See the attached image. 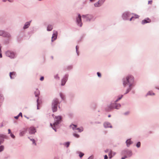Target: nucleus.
Wrapping results in <instances>:
<instances>
[{
	"mask_svg": "<svg viewBox=\"0 0 159 159\" xmlns=\"http://www.w3.org/2000/svg\"><path fill=\"white\" fill-rule=\"evenodd\" d=\"M123 84L124 87H128L126 89L124 94L128 93L135 86L136 82L134 77L131 75H128L122 80Z\"/></svg>",
	"mask_w": 159,
	"mask_h": 159,
	"instance_id": "obj_1",
	"label": "nucleus"
},
{
	"mask_svg": "<svg viewBox=\"0 0 159 159\" xmlns=\"http://www.w3.org/2000/svg\"><path fill=\"white\" fill-rule=\"evenodd\" d=\"M123 95H121L117 97V99L114 102H111L110 104L108 106L109 108L110 109H118L120 108L121 105L119 103H117L116 102L121 99L123 97Z\"/></svg>",
	"mask_w": 159,
	"mask_h": 159,
	"instance_id": "obj_2",
	"label": "nucleus"
},
{
	"mask_svg": "<svg viewBox=\"0 0 159 159\" xmlns=\"http://www.w3.org/2000/svg\"><path fill=\"white\" fill-rule=\"evenodd\" d=\"M82 17L85 21L89 22L91 21H94L95 18L91 14L83 15Z\"/></svg>",
	"mask_w": 159,
	"mask_h": 159,
	"instance_id": "obj_3",
	"label": "nucleus"
},
{
	"mask_svg": "<svg viewBox=\"0 0 159 159\" xmlns=\"http://www.w3.org/2000/svg\"><path fill=\"white\" fill-rule=\"evenodd\" d=\"M61 117L60 116H57L55 117V122L52 125V124H50V125L53 128V129L55 130V131H56V129H55V126L59 124L60 123L61 121Z\"/></svg>",
	"mask_w": 159,
	"mask_h": 159,
	"instance_id": "obj_4",
	"label": "nucleus"
},
{
	"mask_svg": "<svg viewBox=\"0 0 159 159\" xmlns=\"http://www.w3.org/2000/svg\"><path fill=\"white\" fill-rule=\"evenodd\" d=\"M76 23L77 25L79 27H81L82 26L83 23L82 22L81 16L80 14H78V16L76 17Z\"/></svg>",
	"mask_w": 159,
	"mask_h": 159,
	"instance_id": "obj_5",
	"label": "nucleus"
},
{
	"mask_svg": "<svg viewBox=\"0 0 159 159\" xmlns=\"http://www.w3.org/2000/svg\"><path fill=\"white\" fill-rule=\"evenodd\" d=\"M52 106L53 109H58L60 108L58 104V100L56 99L54 100L52 104Z\"/></svg>",
	"mask_w": 159,
	"mask_h": 159,
	"instance_id": "obj_6",
	"label": "nucleus"
},
{
	"mask_svg": "<svg viewBox=\"0 0 159 159\" xmlns=\"http://www.w3.org/2000/svg\"><path fill=\"white\" fill-rule=\"evenodd\" d=\"M131 14V13L128 11L124 12L122 15V18L124 20H128Z\"/></svg>",
	"mask_w": 159,
	"mask_h": 159,
	"instance_id": "obj_7",
	"label": "nucleus"
},
{
	"mask_svg": "<svg viewBox=\"0 0 159 159\" xmlns=\"http://www.w3.org/2000/svg\"><path fill=\"white\" fill-rule=\"evenodd\" d=\"M6 55L7 56L11 58H13L15 56V53L9 50L6 52Z\"/></svg>",
	"mask_w": 159,
	"mask_h": 159,
	"instance_id": "obj_8",
	"label": "nucleus"
},
{
	"mask_svg": "<svg viewBox=\"0 0 159 159\" xmlns=\"http://www.w3.org/2000/svg\"><path fill=\"white\" fill-rule=\"evenodd\" d=\"M70 128H72L73 130H77L79 132L83 130V129L82 127L77 128V125H70Z\"/></svg>",
	"mask_w": 159,
	"mask_h": 159,
	"instance_id": "obj_9",
	"label": "nucleus"
},
{
	"mask_svg": "<svg viewBox=\"0 0 159 159\" xmlns=\"http://www.w3.org/2000/svg\"><path fill=\"white\" fill-rule=\"evenodd\" d=\"M36 132L35 129L33 127H31L30 128L29 132L30 134H33Z\"/></svg>",
	"mask_w": 159,
	"mask_h": 159,
	"instance_id": "obj_10",
	"label": "nucleus"
},
{
	"mask_svg": "<svg viewBox=\"0 0 159 159\" xmlns=\"http://www.w3.org/2000/svg\"><path fill=\"white\" fill-rule=\"evenodd\" d=\"M27 129L26 128L23 129L20 131V135L21 136H23L27 131Z\"/></svg>",
	"mask_w": 159,
	"mask_h": 159,
	"instance_id": "obj_11",
	"label": "nucleus"
},
{
	"mask_svg": "<svg viewBox=\"0 0 159 159\" xmlns=\"http://www.w3.org/2000/svg\"><path fill=\"white\" fill-rule=\"evenodd\" d=\"M150 20L148 18H147L146 19L143 20L142 21V24L143 25L146 23H149L150 22Z\"/></svg>",
	"mask_w": 159,
	"mask_h": 159,
	"instance_id": "obj_12",
	"label": "nucleus"
},
{
	"mask_svg": "<svg viewBox=\"0 0 159 159\" xmlns=\"http://www.w3.org/2000/svg\"><path fill=\"white\" fill-rule=\"evenodd\" d=\"M57 32H55L53 34H52V41H53L54 40H55L57 38Z\"/></svg>",
	"mask_w": 159,
	"mask_h": 159,
	"instance_id": "obj_13",
	"label": "nucleus"
},
{
	"mask_svg": "<svg viewBox=\"0 0 159 159\" xmlns=\"http://www.w3.org/2000/svg\"><path fill=\"white\" fill-rule=\"evenodd\" d=\"M10 76L11 79H14L16 76V73L14 72H10Z\"/></svg>",
	"mask_w": 159,
	"mask_h": 159,
	"instance_id": "obj_14",
	"label": "nucleus"
},
{
	"mask_svg": "<svg viewBox=\"0 0 159 159\" xmlns=\"http://www.w3.org/2000/svg\"><path fill=\"white\" fill-rule=\"evenodd\" d=\"M94 6L95 7H99L102 5L100 2L98 1L97 2L95 3L94 4Z\"/></svg>",
	"mask_w": 159,
	"mask_h": 159,
	"instance_id": "obj_15",
	"label": "nucleus"
},
{
	"mask_svg": "<svg viewBox=\"0 0 159 159\" xmlns=\"http://www.w3.org/2000/svg\"><path fill=\"white\" fill-rule=\"evenodd\" d=\"M116 154V153L113 152L111 150L110 151L109 155V158H111L112 157L114 156Z\"/></svg>",
	"mask_w": 159,
	"mask_h": 159,
	"instance_id": "obj_16",
	"label": "nucleus"
},
{
	"mask_svg": "<svg viewBox=\"0 0 159 159\" xmlns=\"http://www.w3.org/2000/svg\"><path fill=\"white\" fill-rule=\"evenodd\" d=\"M67 76H65L62 80V81H61V85H64L65 84L66 81L67 80Z\"/></svg>",
	"mask_w": 159,
	"mask_h": 159,
	"instance_id": "obj_17",
	"label": "nucleus"
},
{
	"mask_svg": "<svg viewBox=\"0 0 159 159\" xmlns=\"http://www.w3.org/2000/svg\"><path fill=\"white\" fill-rule=\"evenodd\" d=\"M155 95V93H154L152 91H148L147 94H146V96L150 95V96H153Z\"/></svg>",
	"mask_w": 159,
	"mask_h": 159,
	"instance_id": "obj_18",
	"label": "nucleus"
},
{
	"mask_svg": "<svg viewBox=\"0 0 159 159\" xmlns=\"http://www.w3.org/2000/svg\"><path fill=\"white\" fill-rule=\"evenodd\" d=\"M30 22L31 21H30V22H27L25 23L23 27L24 29H26L29 27L30 24Z\"/></svg>",
	"mask_w": 159,
	"mask_h": 159,
	"instance_id": "obj_19",
	"label": "nucleus"
},
{
	"mask_svg": "<svg viewBox=\"0 0 159 159\" xmlns=\"http://www.w3.org/2000/svg\"><path fill=\"white\" fill-rule=\"evenodd\" d=\"M104 125L105 127H111V126L109 123L106 122L104 124Z\"/></svg>",
	"mask_w": 159,
	"mask_h": 159,
	"instance_id": "obj_20",
	"label": "nucleus"
},
{
	"mask_svg": "<svg viewBox=\"0 0 159 159\" xmlns=\"http://www.w3.org/2000/svg\"><path fill=\"white\" fill-rule=\"evenodd\" d=\"M40 93L38 89H36V91L34 92V94L36 97H38Z\"/></svg>",
	"mask_w": 159,
	"mask_h": 159,
	"instance_id": "obj_21",
	"label": "nucleus"
},
{
	"mask_svg": "<svg viewBox=\"0 0 159 159\" xmlns=\"http://www.w3.org/2000/svg\"><path fill=\"white\" fill-rule=\"evenodd\" d=\"M4 136L3 135H0V144L4 141Z\"/></svg>",
	"mask_w": 159,
	"mask_h": 159,
	"instance_id": "obj_22",
	"label": "nucleus"
},
{
	"mask_svg": "<svg viewBox=\"0 0 159 159\" xmlns=\"http://www.w3.org/2000/svg\"><path fill=\"white\" fill-rule=\"evenodd\" d=\"M126 143L127 146H129L130 144L132 143V141L130 140V139H128L126 141Z\"/></svg>",
	"mask_w": 159,
	"mask_h": 159,
	"instance_id": "obj_23",
	"label": "nucleus"
},
{
	"mask_svg": "<svg viewBox=\"0 0 159 159\" xmlns=\"http://www.w3.org/2000/svg\"><path fill=\"white\" fill-rule=\"evenodd\" d=\"M4 99L2 96L0 94V104L2 103L3 102Z\"/></svg>",
	"mask_w": 159,
	"mask_h": 159,
	"instance_id": "obj_24",
	"label": "nucleus"
},
{
	"mask_svg": "<svg viewBox=\"0 0 159 159\" xmlns=\"http://www.w3.org/2000/svg\"><path fill=\"white\" fill-rule=\"evenodd\" d=\"M52 29V26L51 25H49L47 27V30L48 31H51Z\"/></svg>",
	"mask_w": 159,
	"mask_h": 159,
	"instance_id": "obj_25",
	"label": "nucleus"
},
{
	"mask_svg": "<svg viewBox=\"0 0 159 159\" xmlns=\"http://www.w3.org/2000/svg\"><path fill=\"white\" fill-rule=\"evenodd\" d=\"M78 46H76V53H77V55L78 56H79V52L78 51Z\"/></svg>",
	"mask_w": 159,
	"mask_h": 159,
	"instance_id": "obj_26",
	"label": "nucleus"
},
{
	"mask_svg": "<svg viewBox=\"0 0 159 159\" xmlns=\"http://www.w3.org/2000/svg\"><path fill=\"white\" fill-rule=\"evenodd\" d=\"M4 32L3 31H0V35H2L3 36H6L4 35Z\"/></svg>",
	"mask_w": 159,
	"mask_h": 159,
	"instance_id": "obj_27",
	"label": "nucleus"
},
{
	"mask_svg": "<svg viewBox=\"0 0 159 159\" xmlns=\"http://www.w3.org/2000/svg\"><path fill=\"white\" fill-rule=\"evenodd\" d=\"M98 1L102 5L105 2V0H99Z\"/></svg>",
	"mask_w": 159,
	"mask_h": 159,
	"instance_id": "obj_28",
	"label": "nucleus"
},
{
	"mask_svg": "<svg viewBox=\"0 0 159 159\" xmlns=\"http://www.w3.org/2000/svg\"><path fill=\"white\" fill-rule=\"evenodd\" d=\"M84 155V154L82 152H80L79 153V156L81 158Z\"/></svg>",
	"mask_w": 159,
	"mask_h": 159,
	"instance_id": "obj_29",
	"label": "nucleus"
},
{
	"mask_svg": "<svg viewBox=\"0 0 159 159\" xmlns=\"http://www.w3.org/2000/svg\"><path fill=\"white\" fill-rule=\"evenodd\" d=\"M127 154L128 156H130L132 155V152L130 151H128L127 153Z\"/></svg>",
	"mask_w": 159,
	"mask_h": 159,
	"instance_id": "obj_30",
	"label": "nucleus"
},
{
	"mask_svg": "<svg viewBox=\"0 0 159 159\" xmlns=\"http://www.w3.org/2000/svg\"><path fill=\"white\" fill-rule=\"evenodd\" d=\"M60 95L62 99H65V96L63 94H62V93H60Z\"/></svg>",
	"mask_w": 159,
	"mask_h": 159,
	"instance_id": "obj_31",
	"label": "nucleus"
},
{
	"mask_svg": "<svg viewBox=\"0 0 159 159\" xmlns=\"http://www.w3.org/2000/svg\"><path fill=\"white\" fill-rule=\"evenodd\" d=\"M73 135L76 138H78L79 137V135L77 134H73Z\"/></svg>",
	"mask_w": 159,
	"mask_h": 159,
	"instance_id": "obj_32",
	"label": "nucleus"
},
{
	"mask_svg": "<svg viewBox=\"0 0 159 159\" xmlns=\"http://www.w3.org/2000/svg\"><path fill=\"white\" fill-rule=\"evenodd\" d=\"M97 74L98 77H101V74L99 72H98Z\"/></svg>",
	"mask_w": 159,
	"mask_h": 159,
	"instance_id": "obj_33",
	"label": "nucleus"
},
{
	"mask_svg": "<svg viewBox=\"0 0 159 159\" xmlns=\"http://www.w3.org/2000/svg\"><path fill=\"white\" fill-rule=\"evenodd\" d=\"M136 146L138 148L140 146V142H138L136 145Z\"/></svg>",
	"mask_w": 159,
	"mask_h": 159,
	"instance_id": "obj_34",
	"label": "nucleus"
},
{
	"mask_svg": "<svg viewBox=\"0 0 159 159\" xmlns=\"http://www.w3.org/2000/svg\"><path fill=\"white\" fill-rule=\"evenodd\" d=\"M69 142H66L65 144V145L67 147H68L69 146Z\"/></svg>",
	"mask_w": 159,
	"mask_h": 159,
	"instance_id": "obj_35",
	"label": "nucleus"
},
{
	"mask_svg": "<svg viewBox=\"0 0 159 159\" xmlns=\"http://www.w3.org/2000/svg\"><path fill=\"white\" fill-rule=\"evenodd\" d=\"M4 149V147L2 146H0V152L2 151Z\"/></svg>",
	"mask_w": 159,
	"mask_h": 159,
	"instance_id": "obj_36",
	"label": "nucleus"
},
{
	"mask_svg": "<svg viewBox=\"0 0 159 159\" xmlns=\"http://www.w3.org/2000/svg\"><path fill=\"white\" fill-rule=\"evenodd\" d=\"M10 135H11V137L12 138H13V139L15 138V136H14V135H13V134L12 133H11L10 134Z\"/></svg>",
	"mask_w": 159,
	"mask_h": 159,
	"instance_id": "obj_37",
	"label": "nucleus"
},
{
	"mask_svg": "<svg viewBox=\"0 0 159 159\" xmlns=\"http://www.w3.org/2000/svg\"><path fill=\"white\" fill-rule=\"evenodd\" d=\"M39 98H38L37 99V104H38V108L37 109H39V108H38V105L39 104Z\"/></svg>",
	"mask_w": 159,
	"mask_h": 159,
	"instance_id": "obj_38",
	"label": "nucleus"
},
{
	"mask_svg": "<svg viewBox=\"0 0 159 159\" xmlns=\"http://www.w3.org/2000/svg\"><path fill=\"white\" fill-rule=\"evenodd\" d=\"M30 140H31V141H32L33 142V143H35V145H36V143H35V141H34V139H30Z\"/></svg>",
	"mask_w": 159,
	"mask_h": 159,
	"instance_id": "obj_39",
	"label": "nucleus"
},
{
	"mask_svg": "<svg viewBox=\"0 0 159 159\" xmlns=\"http://www.w3.org/2000/svg\"><path fill=\"white\" fill-rule=\"evenodd\" d=\"M152 0L149 1H148V4H151L152 3Z\"/></svg>",
	"mask_w": 159,
	"mask_h": 159,
	"instance_id": "obj_40",
	"label": "nucleus"
},
{
	"mask_svg": "<svg viewBox=\"0 0 159 159\" xmlns=\"http://www.w3.org/2000/svg\"><path fill=\"white\" fill-rule=\"evenodd\" d=\"M44 80V77L42 76V77H41L40 78V80L41 81H43V80Z\"/></svg>",
	"mask_w": 159,
	"mask_h": 159,
	"instance_id": "obj_41",
	"label": "nucleus"
},
{
	"mask_svg": "<svg viewBox=\"0 0 159 159\" xmlns=\"http://www.w3.org/2000/svg\"><path fill=\"white\" fill-rule=\"evenodd\" d=\"M108 157L107 155H105L104 156V159H107Z\"/></svg>",
	"mask_w": 159,
	"mask_h": 159,
	"instance_id": "obj_42",
	"label": "nucleus"
},
{
	"mask_svg": "<svg viewBox=\"0 0 159 159\" xmlns=\"http://www.w3.org/2000/svg\"><path fill=\"white\" fill-rule=\"evenodd\" d=\"M135 18H138L139 16L137 15H135Z\"/></svg>",
	"mask_w": 159,
	"mask_h": 159,
	"instance_id": "obj_43",
	"label": "nucleus"
},
{
	"mask_svg": "<svg viewBox=\"0 0 159 159\" xmlns=\"http://www.w3.org/2000/svg\"><path fill=\"white\" fill-rule=\"evenodd\" d=\"M19 117V115H18L17 116H15V118L16 119H18Z\"/></svg>",
	"mask_w": 159,
	"mask_h": 159,
	"instance_id": "obj_44",
	"label": "nucleus"
},
{
	"mask_svg": "<svg viewBox=\"0 0 159 159\" xmlns=\"http://www.w3.org/2000/svg\"><path fill=\"white\" fill-rule=\"evenodd\" d=\"M8 133L9 134H11V130L10 129H8Z\"/></svg>",
	"mask_w": 159,
	"mask_h": 159,
	"instance_id": "obj_45",
	"label": "nucleus"
},
{
	"mask_svg": "<svg viewBox=\"0 0 159 159\" xmlns=\"http://www.w3.org/2000/svg\"><path fill=\"white\" fill-rule=\"evenodd\" d=\"M18 115H19V116H21V117H22V114L20 112L19 114Z\"/></svg>",
	"mask_w": 159,
	"mask_h": 159,
	"instance_id": "obj_46",
	"label": "nucleus"
},
{
	"mask_svg": "<svg viewBox=\"0 0 159 159\" xmlns=\"http://www.w3.org/2000/svg\"><path fill=\"white\" fill-rule=\"evenodd\" d=\"M134 17L133 16H132L131 18L129 20L131 21L132 20V18H133Z\"/></svg>",
	"mask_w": 159,
	"mask_h": 159,
	"instance_id": "obj_47",
	"label": "nucleus"
},
{
	"mask_svg": "<svg viewBox=\"0 0 159 159\" xmlns=\"http://www.w3.org/2000/svg\"><path fill=\"white\" fill-rule=\"evenodd\" d=\"M126 157H127L126 156H125L124 157H122L121 159H125Z\"/></svg>",
	"mask_w": 159,
	"mask_h": 159,
	"instance_id": "obj_48",
	"label": "nucleus"
},
{
	"mask_svg": "<svg viewBox=\"0 0 159 159\" xmlns=\"http://www.w3.org/2000/svg\"><path fill=\"white\" fill-rule=\"evenodd\" d=\"M8 1L10 2H12L13 1V0H8Z\"/></svg>",
	"mask_w": 159,
	"mask_h": 159,
	"instance_id": "obj_49",
	"label": "nucleus"
},
{
	"mask_svg": "<svg viewBox=\"0 0 159 159\" xmlns=\"http://www.w3.org/2000/svg\"><path fill=\"white\" fill-rule=\"evenodd\" d=\"M91 2H93L95 1V0H89Z\"/></svg>",
	"mask_w": 159,
	"mask_h": 159,
	"instance_id": "obj_50",
	"label": "nucleus"
},
{
	"mask_svg": "<svg viewBox=\"0 0 159 159\" xmlns=\"http://www.w3.org/2000/svg\"><path fill=\"white\" fill-rule=\"evenodd\" d=\"M111 116V115H109L108 116V117H110Z\"/></svg>",
	"mask_w": 159,
	"mask_h": 159,
	"instance_id": "obj_51",
	"label": "nucleus"
},
{
	"mask_svg": "<svg viewBox=\"0 0 159 159\" xmlns=\"http://www.w3.org/2000/svg\"><path fill=\"white\" fill-rule=\"evenodd\" d=\"M0 57H2V54H0Z\"/></svg>",
	"mask_w": 159,
	"mask_h": 159,
	"instance_id": "obj_52",
	"label": "nucleus"
},
{
	"mask_svg": "<svg viewBox=\"0 0 159 159\" xmlns=\"http://www.w3.org/2000/svg\"><path fill=\"white\" fill-rule=\"evenodd\" d=\"M156 88L157 89H158L159 90V88H157V87H156Z\"/></svg>",
	"mask_w": 159,
	"mask_h": 159,
	"instance_id": "obj_53",
	"label": "nucleus"
},
{
	"mask_svg": "<svg viewBox=\"0 0 159 159\" xmlns=\"http://www.w3.org/2000/svg\"><path fill=\"white\" fill-rule=\"evenodd\" d=\"M57 78H58V79H59V77H58L57 76Z\"/></svg>",
	"mask_w": 159,
	"mask_h": 159,
	"instance_id": "obj_54",
	"label": "nucleus"
},
{
	"mask_svg": "<svg viewBox=\"0 0 159 159\" xmlns=\"http://www.w3.org/2000/svg\"><path fill=\"white\" fill-rule=\"evenodd\" d=\"M3 126V125L2 124V125H1V127Z\"/></svg>",
	"mask_w": 159,
	"mask_h": 159,
	"instance_id": "obj_55",
	"label": "nucleus"
}]
</instances>
